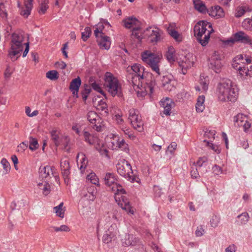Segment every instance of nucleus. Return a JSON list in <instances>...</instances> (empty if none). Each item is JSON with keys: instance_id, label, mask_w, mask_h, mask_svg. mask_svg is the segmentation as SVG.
<instances>
[{"instance_id": "obj_46", "label": "nucleus", "mask_w": 252, "mask_h": 252, "mask_svg": "<svg viewBox=\"0 0 252 252\" xmlns=\"http://www.w3.org/2000/svg\"><path fill=\"white\" fill-rule=\"evenodd\" d=\"M243 60V54L238 55L233 59L232 64H235V65H237V66L244 65V62Z\"/></svg>"}, {"instance_id": "obj_5", "label": "nucleus", "mask_w": 252, "mask_h": 252, "mask_svg": "<svg viewBox=\"0 0 252 252\" xmlns=\"http://www.w3.org/2000/svg\"><path fill=\"white\" fill-rule=\"evenodd\" d=\"M118 173L122 177L127 179L128 180L134 181L133 177V171L129 162L125 159L120 160L116 164Z\"/></svg>"}, {"instance_id": "obj_37", "label": "nucleus", "mask_w": 252, "mask_h": 252, "mask_svg": "<svg viewBox=\"0 0 252 252\" xmlns=\"http://www.w3.org/2000/svg\"><path fill=\"white\" fill-rule=\"evenodd\" d=\"M249 220V215L247 212H244L237 217V221L240 224H246Z\"/></svg>"}, {"instance_id": "obj_52", "label": "nucleus", "mask_w": 252, "mask_h": 252, "mask_svg": "<svg viewBox=\"0 0 252 252\" xmlns=\"http://www.w3.org/2000/svg\"><path fill=\"white\" fill-rule=\"evenodd\" d=\"M87 178L90 180L93 184L97 185V186L99 185L98 184V178L94 173H91L88 175Z\"/></svg>"}, {"instance_id": "obj_13", "label": "nucleus", "mask_w": 252, "mask_h": 252, "mask_svg": "<svg viewBox=\"0 0 252 252\" xmlns=\"http://www.w3.org/2000/svg\"><path fill=\"white\" fill-rule=\"evenodd\" d=\"M160 105L163 108V113L166 116H169L171 110L174 106L175 103L171 99L166 97L160 100Z\"/></svg>"}, {"instance_id": "obj_48", "label": "nucleus", "mask_w": 252, "mask_h": 252, "mask_svg": "<svg viewBox=\"0 0 252 252\" xmlns=\"http://www.w3.org/2000/svg\"><path fill=\"white\" fill-rule=\"evenodd\" d=\"M48 0H43L40 6V9L38 11L39 13L45 14L47 9L48 8Z\"/></svg>"}, {"instance_id": "obj_30", "label": "nucleus", "mask_w": 252, "mask_h": 252, "mask_svg": "<svg viewBox=\"0 0 252 252\" xmlns=\"http://www.w3.org/2000/svg\"><path fill=\"white\" fill-rule=\"evenodd\" d=\"M81 83V81L80 77H78L77 78L73 79L70 83V90H74L76 93V92H78Z\"/></svg>"}, {"instance_id": "obj_18", "label": "nucleus", "mask_w": 252, "mask_h": 252, "mask_svg": "<svg viewBox=\"0 0 252 252\" xmlns=\"http://www.w3.org/2000/svg\"><path fill=\"white\" fill-rule=\"evenodd\" d=\"M33 0H27L24 2V7H21L20 8V14L25 18H28L31 14V10L33 6Z\"/></svg>"}, {"instance_id": "obj_56", "label": "nucleus", "mask_w": 252, "mask_h": 252, "mask_svg": "<svg viewBox=\"0 0 252 252\" xmlns=\"http://www.w3.org/2000/svg\"><path fill=\"white\" fill-rule=\"evenodd\" d=\"M244 65L246 66L252 64V58L249 55L243 54Z\"/></svg>"}, {"instance_id": "obj_32", "label": "nucleus", "mask_w": 252, "mask_h": 252, "mask_svg": "<svg viewBox=\"0 0 252 252\" xmlns=\"http://www.w3.org/2000/svg\"><path fill=\"white\" fill-rule=\"evenodd\" d=\"M83 136L84 140L90 145H94L95 143V137L94 135L91 134L88 131H84Z\"/></svg>"}, {"instance_id": "obj_10", "label": "nucleus", "mask_w": 252, "mask_h": 252, "mask_svg": "<svg viewBox=\"0 0 252 252\" xmlns=\"http://www.w3.org/2000/svg\"><path fill=\"white\" fill-rule=\"evenodd\" d=\"M193 56L190 54L185 56L182 61L179 62L178 64L181 68L182 73L186 74L188 69L190 68L193 65Z\"/></svg>"}, {"instance_id": "obj_25", "label": "nucleus", "mask_w": 252, "mask_h": 252, "mask_svg": "<svg viewBox=\"0 0 252 252\" xmlns=\"http://www.w3.org/2000/svg\"><path fill=\"white\" fill-rule=\"evenodd\" d=\"M52 140L53 141L56 147H58L62 142V139L59 135L60 131L57 129L54 128L50 131Z\"/></svg>"}, {"instance_id": "obj_34", "label": "nucleus", "mask_w": 252, "mask_h": 252, "mask_svg": "<svg viewBox=\"0 0 252 252\" xmlns=\"http://www.w3.org/2000/svg\"><path fill=\"white\" fill-rule=\"evenodd\" d=\"M141 28L140 26L133 27L132 30L131 36L136 38L139 41H141L143 38L142 34L140 32Z\"/></svg>"}, {"instance_id": "obj_44", "label": "nucleus", "mask_w": 252, "mask_h": 252, "mask_svg": "<svg viewBox=\"0 0 252 252\" xmlns=\"http://www.w3.org/2000/svg\"><path fill=\"white\" fill-rule=\"evenodd\" d=\"M91 33L92 30L91 28L87 27L85 28L84 31L81 33V38L84 41H86L90 37Z\"/></svg>"}, {"instance_id": "obj_24", "label": "nucleus", "mask_w": 252, "mask_h": 252, "mask_svg": "<svg viewBox=\"0 0 252 252\" xmlns=\"http://www.w3.org/2000/svg\"><path fill=\"white\" fill-rule=\"evenodd\" d=\"M61 167L62 171V175L65 180L70 174L69 161L67 159H62L61 161Z\"/></svg>"}, {"instance_id": "obj_53", "label": "nucleus", "mask_w": 252, "mask_h": 252, "mask_svg": "<svg viewBox=\"0 0 252 252\" xmlns=\"http://www.w3.org/2000/svg\"><path fill=\"white\" fill-rule=\"evenodd\" d=\"M0 16L5 20H6L7 18L8 14L6 11L4 4L3 3H0Z\"/></svg>"}, {"instance_id": "obj_63", "label": "nucleus", "mask_w": 252, "mask_h": 252, "mask_svg": "<svg viewBox=\"0 0 252 252\" xmlns=\"http://www.w3.org/2000/svg\"><path fill=\"white\" fill-rule=\"evenodd\" d=\"M204 229L203 228L202 226H199L197 227L195 232V234L196 236L197 237H200L203 235L204 233Z\"/></svg>"}, {"instance_id": "obj_40", "label": "nucleus", "mask_w": 252, "mask_h": 252, "mask_svg": "<svg viewBox=\"0 0 252 252\" xmlns=\"http://www.w3.org/2000/svg\"><path fill=\"white\" fill-rule=\"evenodd\" d=\"M94 27L95 28V30L94 31V34L95 37L102 35V34H105V33L103 32V31L104 29V26L102 23H98Z\"/></svg>"}, {"instance_id": "obj_16", "label": "nucleus", "mask_w": 252, "mask_h": 252, "mask_svg": "<svg viewBox=\"0 0 252 252\" xmlns=\"http://www.w3.org/2000/svg\"><path fill=\"white\" fill-rule=\"evenodd\" d=\"M87 192L85 191H82L81 194L90 201H94L96 197L97 193V189L94 186H91L87 188Z\"/></svg>"}, {"instance_id": "obj_50", "label": "nucleus", "mask_w": 252, "mask_h": 252, "mask_svg": "<svg viewBox=\"0 0 252 252\" xmlns=\"http://www.w3.org/2000/svg\"><path fill=\"white\" fill-rule=\"evenodd\" d=\"M242 26L245 29L252 31V16L251 19H246L243 22Z\"/></svg>"}, {"instance_id": "obj_43", "label": "nucleus", "mask_w": 252, "mask_h": 252, "mask_svg": "<svg viewBox=\"0 0 252 252\" xmlns=\"http://www.w3.org/2000/svg\"><path fill=\"white\" fill-rule=\"evenodd\" d=\"M46 77L51 80L55 81L59 78V74L56 70H50L46 73Z\"/></svg>"}, {"instance_id": "obj_20", "label": "nucleus", "mask_w": 252, "mask_h": 252, "mask_svg": "<svg viewBox=\"0 0 252 252\" xmlns=\"http://www.w3.org/2000/svg\"><path fill=\"white\" fill-rule=\"evenodd\" d=\"M162 31L158 28H155V30L151 31L148 36V39L152 43H155L159 41L160 38V33Z\"/></svg>"}, {"instance_id": "obj_45", "label": "nucleus", "mask_w": 252, "mask_h": 252, "mask_svg": "<svg viewBox=\"0 0 252 252\" xmlns=\"http://www.w3.org/2000/svg\"><path fill=\"white\" fill-rule=\"evenodd\" d=\"M91 88L90 86L87 85H85L84 86V90L81 92V94L82 96V99L84 101H86L87 99L88 94L91 92Z\"/></svg>"}, {"instance_id": "obj_26", "label": "nucleus", "mask_w": 252, "mask_h": 252, "mask_svg": "<svg viewBox=\"0 0 252 252\" xmlns=\"http://www.w3.org/2000/svg\"><path fill=\"white\" fill-rule=\"evenodd\" d=\"M127 71L129 73L132 72L133 74H136L138 75V74H143L144 68L139 64L135 63L131 65L130 68L129 67H127Z\"/></svg>"}, {"instance_id": "obj_3", "label": "nucleus", "mask_w": 252, "mask_h": 252, "mask_svg": "<svg viewBox=\"0 0 252 252\" xmlns=\"http://www.w3.org/2000/svg\"><path fill=\"white\" fill-rule=\"evenodd\" d=\"M105 81L108 91L113 96H123L121 85L116 77L110 72H107L105 75Z\"/></svg>"}, {"instance_id": "obj_33", "label": "nucleus", "mask_w": 252, "mask_h": 252, "mask_svg": "<svg viewBox=\"0 0 252 252\" xmlns=\"http://www.w3.org/2000/svg\"><path fill=\"white\" fill-rule=\"evenodd\" d=\"M248 11H249V8L247 6H239L236 8L235 16L237 18L242 17Z\"/></svg>"}, {"instance_id": "obj_15", "label": "nucleus", "mask_w": 252, "mask_h": 252, "mask_svg": "<svg viewBox=\"0 0 252 252\" xmlns=\"http://www.w3.org/2000/svg\"><path fill=\"white\" fill-rule=\"evenodd\" d=\"M53 170H56L54 166H50L49 165L43 167L41 166L39 170L40 178H42V179H46V181H48V180L51 178L50 173L52 174Z\"/></svg>"}, {"instance_id": "obj_60", "label": "nucleus", "mask_w": 252, "mask_h": 252, "mask_svg": "<svg viewBox=\"0 0 252 252\" xmlns=\"http://www.w3.org/2000/svg\"><path fill=\"white\" fill-rule=\"evenodd\" d=\"M54 230L56 232L64 231L68 232L70 230L69 228L66 225H62L60 227H54Z\"/></svg>"}, {"instance_id": "obj_1", "label": "nucleus", "mask_w": 252, "mask_h": 252, "mask_svg": "<svg viewBox=\"0 0 252 252\" xmlns=\"http://www.w3.org/2000/svg\"><path fill=\"white\" fill-rule=\"evenodd\" d=\"M217 94L220 101L234 102L237 98L238 91L233 87L232 82L228 80L219 84Z\"/></svg>"}, {"instance_id": "obj_22", "label": "nucleus", "mask_w": 252, "mask_h": 252, "mask_svg": "<svg viewBox=\"0 0 252 252\" xmlns=\"http://www.w3.org/2000/svg\"><path fill=\"white\" fill-rule=\"evenodd\" d=\"M124 26L126 29L133 28L139 26V21L135 17H129L123 20Z\"/></svg>"}, {"instance_id": "obj_41", "label": "nucleus", "mask_w": 252, "mask_h": 252, "mask_svg": "<svg viewBox=\"0 0 252 252\" xmlns=\"http://www.w3.org/2000/svg\"><path fill=\"white\" fill-rule=\"evenodd\" d=\"M29 143V149L33 151L38 149L39 145L37 140L36 138H33L32 136L30 137Z\"/></svg>"}, {"instance_id": "obj_19", "label": "nucleus", "mask_w": 252, "mask_h": 252, "mask_svg": "<svg viewBox=\"0 0 252 252\" xmlns=\"http://www.w3.org/2000/svg\"><path fill=\"white\" fill-rule=\"evenodd\" d=\"M105 184L108 187L115 186L117 184L118 177L113 173H107L104 178Z\"/></svg>"}, {"instance_id": "obj_57", "label": "nucleus", "mask_w": 252, "mask_h": 252, "mask_svg": "<svg viewBox=\"0 0 252 252\" xmlns=\"http://www.w3.org/2000/svg\"><path fill=\"white\" fill-rule=\"evenodd\" d=\"M190 174L192 178H197L199 176L198 170H200L197 166H194L191 167Z\"/></svg>"}, {"instance_id": "obj_49", "label": "nucleus", "mask_w": 252, "mask_h": 252, "mask_svg": "<svg viewBox=\"0 0 252 252\" xmlns=\"http://www.w3.org/2000/svg\"><path fill=\"white\" fill-rule=\"evenodd\" d=\"M131 125L135 129L139 132H141L143 130V123L141 120L135 123H132Z\"/></svg>"}, {"instance_id": "obj_61", "label": "nucleus", "mask_w": 252, "mask_h": 252, "mask_svg": "<svg viewBox=\"0 0 252 252\" xmlns=\"http://www.w3.org/2000/svg\"><path fill=\"white\" fill-rule=\"evenodd\" d=\"M201 77H202V76H201L200 79L199 80L200 84L201 86L202 87L203 90L204 91H206L208 89V81L206 80L205 78H204V80H203V79H202Z\"/></svg>"}, {"instance_id": "obj_27", "label": "nucleus", "mask_w": 252, "mask_h": 252, "mask_svg": "<svg viewBox=\"0 0 252 252\" xmlns=\"http://www.w3.org/2000/svg\"><path fill=\"white\" fill-rule=\"evenodd\" d=\"M123 243L126 246H134L138 241V239L132 235L126 234Z\"/></svg>"}, {"instance_id": "obj_9", "label": "nucleus", "mask_w": 252, "mask_h": 252, "mask_svg": "<svg viewBox=\"0 0 252 252\" xmlns=\"http://www.w3.org/2000/svg\"><path fill=\"white\" fill-rule=\"evenodd\" d=\"M117 231L118 230L116 225H111L103 236L102 241L104 243L108 244L112 241L115 240Z\"/></svg>"}, {"instance_id": "obj_38", "label": "nucleus", "mask_w": 252, "mask_h": 252, "mask_svg": "<svg viewBox=\"0 0 252 252\" xmlns=\"http://www.w3.org/2000/svg\"><path fill=\"white\" fill-rule=\"evenodd\" d=\"M80 156H81L82 157L80 159V162L81 164L80 166V169L82 171V170H84L86 168V167L87 165V164H88V160H87L86 157H85V155L83 154V153H81L80 154H78L76 157L77 161L78 160L79 157Z\"/></svg>"}, {"instance_id": "obj_17", "label": "nucleus", "mask_w": 252, "mask_h": 252, "mask_svg": "<svg viewBox=\"0 0 252 252\" xmlns=\"http://www.w3.org/2000/svg\"><path fill=\"white\" fill-rule=\"evenodd\" d=\"M120 197L121 198L120 201L117 202L118 205L121 206L123 210H125L127 211L128 213L133 215L134 211L130 206L127 198L123 195H121Z\"/></svg>"}, {"instance_id": "obj_55", "label": "nucleus", "mask_w": 252, "mask_h": 252, "mask_svg": "<svg viewBox=\"0 0 252 252\" xmlns=\"http://www.w3.org/2000/svg\"><path fill=\"white\" fill-rule=\"evenodd\" d=\"M47 182L48 181H45L43 185V188H41V189L43 190V194L45 195H47L51 191L50 185Z\"/></svg>"}, {"instance_id": "obj_11", "label": "nucleus", "mask_w": 252, "mask_h": 252, "mask_svg": "<svg viewBox=\"0 0 252 252\" xmlns=\"http://www.w3.org/2000/svg\"><path fill=\"white\" fill-rule=\"evenodd\" d=\"M222 66L220 57L219 56L217 52H215L214 55L211 57L210 68L213 69L216 73H219L221 71Z\"/></svg>"}, {"instance_id": "obj_35", "label": "nucleus", "mask_w": 252, "mask_h": 252, "mask_svg": "<svg viewBox=\"0 0 252 252\" xmlns=\"http://www.w3.org/2000/svg\"><path fill=\"white\" fill-rule=\"evenodd\" d=\"M248 119L247 116L242 114H238L234 117V122L237 124L238 126H243V123Z\"/></svg>"}, {"instance_id": "obj_64", "label": "nucleus", "mask_w": 252, "mask_h": 252, "mask_svg": "<svg viewBox=\"0 0 252 252\" xmlns=\"http://www.w3.org/2000/svg\"><path fill=\"white\" fill-rule=\"evenodd\" d=\"M98 106L99 107L98 108V109L101 110V111H104L105 113H108L107 104L105 102L101 101Z\"/></svg>"}, {"instance_id": "obj_7", "label": "nucleus", "mask_w": 252, "mask_h": 252, "mask_svg": "<svg viewBox=\"0 0 252 252\" xmlns=\"http://www.w3.org/2000/svg\"><path fill=\"white\" fill-rule=\"evenodd\" d=\"M88 120L92 124L91 126L97 132L102 131V120L94 111H89L87 115Z\"/></svg>"}, {"instance_id": "obj_54", "label": "nucleus", "mask_w": 252, "mask_h": 252, "mask_svg": "<svg viewBox=\"0 0 252 252\" xmlns=\"http://www.w3.org/2000/svg\"><path fill=\"white\" fill-rule=\"evenodd\" d=\"M207 161V158L205 157L199 158L196 163H194V166H197L199 169L203 166V164Z\"/></svg>"}, {"instance_id": "obj_31", "label": "nucleus", "mask_w": 252, "mask_h": 252, "mask_svg": "<svg viewBox=\"0 0 252 252\" xmlns=\"http://www.w3.org/2000/svg\"><path fill=\"white\" fill-rule=\"evenodd\" d=\"M205 101V96L204 95L199 96L197 103L196 104V110L197 112H202L204 110L205 107L204 102Z\"/></svg>"}, {"instance_id": "obj_47", "label": "nucleus", "mask_w": 252, "mask_h": 252, "mask_svg": "<svg viewBox=\"0 0 252 252\" xmlns=\"http://www.w3.org/2000/svg\"><path fill=\"white\" fill-rule=\"evenodd\" d=\"M0 163L3 166V168L4 170V174H7L10 170V165L7 160L3 158L1 160Z\"/></svg>"}, {"instance_id": "obj_39", "label": "nucleus", "mask_w": 252, "mask_h": 252, "mask_svg": "<svg viewBox=\"0 0 252 252\" xmlns=\"http://www.w3.org/2000/svg\"><path fill=\"white\" fill-rule=\"evenodd\" d=\"M63 202H61L58 206L54 208L56 215L61 218H63L64 215L65 210L63 208Z\"/></svg>"}, {"instance_id": "obj_23", "label": "nucleus", "mask_w": 252, "mask_h": 252, "mask_svg": "<svg viewBox=\"0 0 252 252\" xmlns=\"http://www.w3.org/2000/svg\"><path fill=\"white\" fill-rule=\"evenodd\" d=\"M233 67L238 71V73L241 77L245 78L247 76H252V72L246 68V65H238L235 64H232Z\"/></svg>"}, {"instance_id": "obj_29", "label": "nucleus", "mask_w": 252, "mask_h": 252, "mask_svg": "<svg viewBox=\"0 0 252 252\" xmlns=\"http://www.w3.org/2000/svg\"><path fill=\"white\" fill-rule=\"evenodd\" d=\"M167 31L169 34L176 41L181 42L182 40L181 35L177 31H176L175 29H173L170 26L167 28Z\"/></svg>"}, {"instance_id": "obj_58", "label": "nucleus", "mask_w": 252, "mask_h": 252, "mask_svg": "<svg viewBox=\"0 0 252 252\" xmlns=\"http://www.w3.org/2000/svg\"><path fill=\"white\" fill-rule=\"evenodd\" d=\"M206 12H207L210 16L213 17H217V18H218L217 10H216L215 6L211 7L210 8L208 9H207Z\"/></svg>"}, {"instance_id": "obj_8", "label": "nucleus", "mask_w": 252, "mask_h": 252, "mask_svg": "<svg viewBox=\"0 0 252 252\" xmlns=\"http://www.w3.org/2000/svg\"><path fill=\"white\" fill-rule=\"evenodd\" d=\"M227 42H240L244 44H249L252 42V38L250 36L245 33L244 32L240 31L234 34L233 38L228 40Z\"/></svg>"}, {"instance_id": "obj_51", "label": "nucleus", "mask_w": 252, "mask_h": 252, "mask_svg": "<svg viewBox=\"0 0 252 252\" xmlns=\"http://www.w3.org/2000/svg\"><path fill=\"white\" fill-rule=\"evenodd\" d=\"M220 219L219 216L214 215L210 221L211 226L213 227H216L220 222Z\"/></svg>"}, {"instance_id": "obj_21", "label": "nucleus", "mask_w": 252, "mask_h": 252, "mask_svg": "<svg viewBox=\"0 0 252 252\" xmlns=\"http://www.w3.org/2000/svg\"><path fill=\"white\" fill-rule=\"evenodd\" d=\"M111 189L115 193V199L116 202L120 201L121 198L120 196L121 195L126 194V190L119 184H116L115 186H112Z\"/></svg>"}, {"instance_id": "obj_59", "label": "nucleus", "mask_w": 252, "mask_h": 252, "mask_svg": "<svg viewBox=\"0 0 252 252\" xmlns=\"http://www.w3.org/2000/svg\"><path fill=\"white\" fill-rule=\"evenodd\" d=\"M91 86L94 90L101 93V94H102L103 95H105L104 92L102 90L100 86L96 83L94 82V83H92Z\"/></svg>"}, {"instance_id": "obj_62", "label": "nucleus", "mask_w": 252, "mask_h": 252, "mask_svg": "<svg viewBox=\"0 0 252 252\" xmlns=\"http://www.w3.org/2000/svg\"><path fill=\"white\" fill-rule=\"evenodd\" d=\"M218 15V18H220L224 16L223 9L220 6L217 5L215 6Z\"/></svg>"}, {"instance_id": "obj_36", "label": "nucleus", "mask_w": 252, "mask_h": 252, "mask_svg": "<svg viewBox=\"0 0 252 252\" xmlns=\"http://www.w3.org/2000/svg\"><path fill=\"white\" fill-rule=\"evenodd\" d=\"M175 49L173 46H170L168 47V50L167 51L165 56L167 60L170 63H173L175 61Z\"/></svg>"}, {"instance_id": "obj_42", "label": "nucleus", "mask_w": 252, "mask_h": 252, "mask_svg": "<svg viewBox=\"0 0 252 252\" xmlns=\"http://www.w3.org/2000/svg\"><path fill=\"white\" fill-rule=\"evenodd\" d=\"M117 146L122 151H123L126 153H128L129 152L128 144L126 143L124 139H122L121 140L119 139V140L117 141Z\"/></svg>"}, {"instance_id": "obj_4", "label": "nucleus", "mask_w": 252, "mask_h": 252, "mask_svg": "<svg viewBox=\"0 0 252 252\" xmlns=\"http://www.w3.org/2000/svg\"><path fill=\"white\" fill-rule=\"evenodd\" d=\"M24 37L21 34L13 33L12 34L11 41V48L8 55L12 60L16 55H18L23 50L22 42Z\"/></svg>"}, {"instance_id": "obj_14", "label": "nucleus", "mask_w": 252, "mask_h": 252, "mask_svg": "<svg viewBox=\"0 0 252 252\" xmlns=\"http://www.w3.org/2000/svg\"><path fill=\"white\" fill-rule=\"evenodd\" d=\"M95 37L96 42L100 49L108 50L110 48L111 43L110 37L105 34H102V35Z\"/></svg>"}, {"instance_id": "obj_12", "label": "nucleus", "mask_w": 252, "mask_h": 252, "mask_svg": "<svg viewBox=\"0 0 252 252\" xmlns=\"http://www.w3.org/2000/svg\"><path fill=\"white\" fill-rule=\"evenodd\" d=\"M143 74H138V75H137L136 74H133L132 72H130L127 76L128 81L132 85L133 88L135 90L139 89L140 80L143 79Z\"/></svg>"}, {"instance_id": "obj_2", "label": "nucleus", "mask_w": 252, "mask_h": 252, "mask_svg": "<svg viewBox=\"0 0 252 252\" xmlns=\"http://www.w3.org/2000/svg\"><path fill=\"white\" fill-rule=\"evenodd\" d=\"M207 26L212 28L210 23L206 21H199L194 27V34L197 41L202 46H205L210 39L211 31L207 30Z\"/></svg>"}, {"instance_id": "obj_28", "label": "nucleus", "mask_w": 252, "mask_h": 252, "mask_svg": "<svg viewBox=\"0 0 252 252\" xmlns=\"http://www.w3.org/2000/svg\"><path fill=\"white\" fill-rule=\"evenodd\" d=\"M193 4L195 9L199 12L203 14L206 13L207 8L201 0H193Z\"/></svg>"}, {"instance_id": "obj_6", "label": "nucleus", "mask_w": 252, "mask_h": 252, "mask_svg": "<svg viewBox=\"0 0 252 252\" xmlns=\"http://www.w3.org/2000/svg\"><path fill=\"white\" fill-rule=\"evenodd\" d=\"M142 60L147 63L158 75H160L158 65L160 59L158 56L146 51L142 54Z\"/></svg>"}]
</instances>
